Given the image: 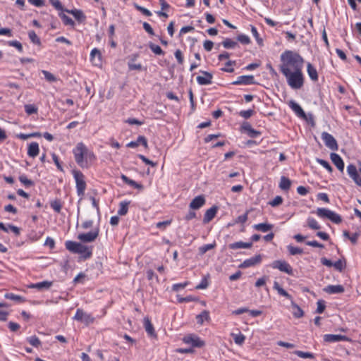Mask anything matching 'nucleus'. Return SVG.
<instances>
[{
	"label": "nucleus",
	"mask_w": 361,
	"mask_h": 361,
	"mask_svg": "<svg viewBox=\"0 0 361 361\" xmlns=\"http://www.w3.org/2000/svg\"><path fill=\"white\" fill-rule=\"evenodd\" d=\"M19 180L24 184L25 186H31L33 185V182L28 179L26 176H20L19 177Z\"/></svg>",
	"instance_id": "774afa93"
},
{
	"label": "nucleus",
	"mask_w": 361,
	"mask_h": 361,
	"mask_svg": "<svg viewBox=\"0 0 361 361\" xmlns=\"http://www.w3.org/2000/svg\"><path fill=\"white\" fill-rule=\"evenodd\" d=\"M183 341L192 347L201 348L204 345V342L198 336L191 334L184 336Z\"/></svg>",
	"instance_id": "1a4fd4ad"
},
{
	"label": "nucleus",
	"mask_w": 361,
	"mask_h": 361,
	"mask_svg": "<svg viewBox=\"0 0 361 361\" xmlns=\"http://www.w3.org/2000/svg\"><path fill=\"white\" fill-rule=\"evenodd\" d=\"M218 208L216 206H213L209 209H207L204 214V218H203V222L204 224L209 223L211 221L214 216H216V214L217 212Z\"/></svg>",
	"instance_id": "5701e85b"
},
{
	"label": "nucleus",
	"mask_w": 361,
	"mask_h": 361,
	"mask_svg": "<svg viewBox=\"0 0 361 361\" xmlns=\"http://www.w3.org/2000/svg\"><path fill=\"white\" fill-rule=\"evenodd\" d=\"M90 61L94 66H99L102 63V53L97 48L92 49L90 55Z\"/></svg>",
	"instance_id": "a211bd4d"
},
{
	"label": "nucleus",
	"mask_w": 361,
	"mask_h": 361,
	"mask_svg": "<svg viewBox=\"0 0 361 361\" xmlns=\"http://www.w3.org/2000/svg\"><path fill=\"white\" fill-rule=\"evenodd\" d=\"M72 174L75 181L77 195L82 199L85 195L87 184L83 173L77 169L72 170Z\"/></svg>",
	"instance_id": "7ed1b4c3"
},
{
	"label": "nucleus",
	"mask_w": 361,
	"mask_h": 361,
	"mask_svg": "<svg viewBox=\"0 0 361 361\" xmlns=\"http://www.w3.org/2000/svg\"><path fill=\"white\" fill-rule=\"evenodd\" d=\"M135 8L137 11L141 12L145 16L149 17L152 16V12L149 10H148L147 8H144L141 6L137 5V4L135 5Z\"/></svg>",
	"instance_id": "680f3d73"
},
{
	"label": "nucleus",
	"mask_w": 361,
	"mask_h": 361,
	"mask_svg": "<svg viewBox=\"0 0 361 361\" xmlns=\"http://www.w3.org/2000/svg\"><path fill=\"white\" fill-rule=\"evenodd\" d=\"M59 16L60 17L63 23L65 25H69L72 27H75V23L74 20L71 18L66 15L64 13H59Z\"/></svg>",
	"instance_id": "473e14b6"
},
{
	"label": "nucleus",
	"mask_w": 361,
	"mask_h": 361,
	"mask_svg": "<svg viewBox=\"0 0 361 361\" xmlns=\"http://www.w3.org/2000/svg\"><path fill=\"white\" fill-rule=\"evenodd\" d=\"M253 228L257 231L266 233L272 229L273 225L267 223H261L258 224H255L253 226Z\"/></svg>",
	"instance_id": "2f4dec72"
},
{
	"label": "nucleus",
	"mask_w": 361,
	"mask_h": 361,
	"mask_svg": "<svg viewBox=\"0 0 361 361\" xmlns=\"http://www.w3.org/2000/svg\"><path fill=\"white\" fill-rule=\"evenodd\" d=\"M251 32H252L253 37L255 38L257 44L259 46H262L263 45V39L260 37L259 34L257 31V29L253 25H251Z\"/></svg>",
	"instance_id": "de8ad7c7"
},
{
	"label": "nucleus",
	"mask_w": 361,
	"mask_h": 361,
	"mask_svg": "<svg viewBox=\"0 0 361 361\" xmlns=\"http://www.w3.org/2000/svg\"><path fill=\"white\" fill-rule=\"evenodd\" d=\"M50 4L58 11H65L61 2L59 0H49Z\"/></svg>",
	"instance_id": "13d9d810"
},
{
	"label": "nucleus",
	"mask_w": 361,
	"mask_h": 361,
	"mask_svg": "<svg viewBox=\"0 0 361 361\" xmlns=\"http://www.w3.org/2000/svg\"><path fill=\"white\" fill-rule=\"evenodd\" d=\"M39 145L37 142H31L27 149V154L30 157H35L39 154Z\"/></svg>",
	"instance_id": "cd10ccee"
},
{
	"label": "nucleus",
	"mask_w": 361,
	"mask_h": 361,
	"mask_svg": "<svg viewBox=\"0 0 361 361\" xmlns=\"http://www.w3.org/2000/svg\"><path fill=\"white\" fill-rule=\"evenodd\" d=\"M65 12L73 15L75 20H78L79 23L84 22L86 19L85 15L81 10L76 8L72 10L66 9Z\"/></svg>",
	"instance_id": "412c9836"
},
{
	"label": "nucleus",
	"mask_w": 361,
	"mask_h": 361,
	"mask_svg": "<svg viewBox=\"0 0 361 361\" xmlns=\"http://www.w3.org/2000/svg\"><path fill=\"white\" fill-rule=\"evenodd\" d=\"M324 145L330 149L334 151L338 149V144L332 135L327 132H323L321 135Z\"/></svg>",
	"instance_id": "6e6552de"
},
{
	"label": "nucleus",
	"mask_w": 361,
	"mask_h": 361,
	"mask_svg": "<svg viewBox=\"0 0 361 361\" xmlns=\"http://www.w3.org/2000/svg\"><path fill=\"white\" fill-rule=\"evenodd\" d=\"M121 178L123 180V181L126 183V184H128V185L134 188H136L137 190H142L143 189V185L140 183H138L137 182H135V180L129 178L128 177H127L126 175L124 174H121Z\"/></svg>",
	"instance_id": "393cba45"
},
{
	"label": "nucleus",
	"mask_w": 361,
	"mask_h": 361,
	"mask_svg": "<svg viewBox=\"0 0 361 361\" xmlns=\"http://www.w3.org/2000/svg\"><path fill=\"white\" fill-rule=\"evenodd\" d=\"M317 308L316 312L318 314H322L324 311L326 307L325 302L324 300H320L317 301Z\"/></svg>",
	"instance_id": "338daca9"
},
{
	"label": "nucleus",
	"mask_w": 361,
	"mask_h": 361,
	"mask_svg": "<svg viewBox=\"0 0 361 361\" xmlns=\"http://www.w3.org/2000/svg\"><path fill=\"white\" fill-rule=\"evenodd\" d=\"M254 113L255 111L252 109L243 110L239 112V115L245 119H248L254 114Z\"/></svg>",
	"instance_id": "4d7b16f0"
},
{
	"label": "nucleus",
	"mask_w": 361,
	"mask_h": 361,
	"mask_svg": "<svg viewBox=\"0 0 361 361\" xmlns=\"http://www.w3.org/2000/svg\"><path fill=\"white\" fill-rule=\"evenodd\" d=\"M210 319L209 313L207 310L202 311L200 314L196 316L197 324H202L204 321Z\"/></svg>",
	"instance_id": "f704fd0d"
},
{
	"label": "nucleus",
	"mask_w": 361,
	"mask_h": 361,
	"mask_svg": "<svg viewBox=\"0 0 361 361\" xmlns=\"http://www.w3.org/2000/svg\"><path fill=\"white\" fill-rule=\"evenodd\" d=\"M273 269H277L288 275H293V270L291 266L285 260H275L271 265Z\"/></svg>",
	"instance_id": "39448f33"
},
{
	"label": "nucleus",
	"mask_w": 361,
	"mask_h": 361,
	"mask_svg": "<svg viewBox=\"0 0 361 361\" xmlns=\"http://www.w3.org/2000/svg\"><path fill=\"white\" fill-rule=\"evenodd\" d=\"M345 290L342 285H329L324 288V291L329 294L342 293Z\"/></svg>",
	"instance_id": "aec40b11"
},
{
	"label": "nucleus",
	"mask_w": 361,
	"mask_h": 361,
	"mask_svg": "<svg viewBox=\"0 0 361 361\" xmlns=\"http://www.w3.org/2000/svg\"><path fill=\"white\" fill-rule=\"evenodd\" d=\"M248 215L247 212L243 215L238 216L235 220L233 224H230L229 225H234L235 224H244L247 221Z\"/></svg>",
	"instance_id": "603ef678"
},
{
	"label": "nucleus",
	"mask_w": 361,
	"mask_h": 361,
	"mask_svg": "<svg viewBox=\"0 0 361 361\" xmlns=\"http://www.w3.org/2000/svg\"><path fill=\"white\" fill-rule=\"evenodd\" d=\"M252 246V243H245L243 241H238L235 243H233L229 244L228 247L231 250H238V249H248Z\"/></svg>",
	"instance_id": "b1692460"
},
{
	"label": "nucleus",
	"mask_w": 361,
	"mask_h": 361,
	"mask_svg": "<svg viewBox=\"0 0 361 361\" xmlns=\"http://www.w3.org/2000/svg\"><path fill=\"white\" fill-rule=\"evenodd\" d=\"M262 262V255H257L252 257L249 259H246L243 261V263L240 264V267L243 269L254 267L258 264H260Z\"/></svg>",
	"instance_id": "dca6fc26"
},
{
	"label": "nucleus",
	"mask_w": 361,
	"mask_h": 361,
	"mask_svg": "<svg viewBox=\"0 0 361 361\" xmlns=\"http://www.w3.org/2000/svg\"><path fill=\"white\" fill-rule=\"evenodd\" d=\"M28 37L30 41L37 45L41 44V40L39 37L37 35L35 31L30 30L28 32Z\"/></svg>",
	"instance_id": "49530a36"
},
{
	"label": "nucleus",
	"mask_w": 361,
	"mask_h": 361,
	"mask_svg": "<svg viewBox=\"0 0 361 361\" xmlns=\"http://www.w3.org/2000/svg\"><path fill=\"white\" fill-rule=\"evenodd\" d=\"M80 244V243L75 241L67 240L65 243V247L68 251L76 254Z\"/></svg>",
	"instance_id": "7c9ffc66"
},
{
	"label": "nucleus",
	"mask_w": 361,
	"mask_h": 361,
	"mask_svg": "<svg viewBox=\"0 0 361 361\" xmlns=\"http://www.w3.org/2000/svg\"><path fill=\"white\" fill-rule=\"evenodd\" d=\"M279 70L282 74L302 70L304 59L300 54L291 50L284 51L280 56Z\"/></svg>",
	"instance_id": "f257e3e1"
},
{
	"label": "nucleus",
	"mask_w": 361,
	"mask_h": 361,
	"mask_svg": "<svg viewBox=\"0 0 361 361\" xmlns=\"http://www.w3.org/2000/svg\"><path fill=\"white\" fill-rule=\"evenodd\" d=\"M205 204V199L203 196L195 197L190 203V208L192 209H198Z\"/></svg>",
	"instance_id": "4be33fe9"
},
{
	"label": "nucleus",
	"mask_w": 361,
	"mask_h": 361,
	"mask_svg": "<svg viewBox=\"0 0 361 361\" xmlns=\"http://www.w3.org/2000/svg\"><path fill=\"white\" fill-rule=\"evenodd\" d=\"M283 202V198L281 196H276L269 204L271 207H277Z\"/></svg>",
	"instance_id": "0e129e2a"
},
{
	"label": "nucleus",
	"mask_w": 361,
	"mask_h": 361,
	"mask_svg": "<svg viewBox=\"0 0 361 361\" xmlns=\"http://www.w3.org/2000/svg\"><path fill=\"white\" fill-rule=\"evenodd\" d=\"M73 319L82 322L87 325L93 323L94 321V317L91 314L85 312L81 309H78L76 310Z\"/></svg>",
	"instance_id": "0eeeda50"
},
{
	"label": "nucleus",
	"mask_w": 361,
	"mask_h": 361,
	"mask_svg": "<svg viewBox=\"0 0 361 361\" xmlns=\"http://www.w3.org/2000/svg\"><path fill=\"white\" fill-rule=\"evenodd\" d=\"M329 219L336 224H339L342 221L341 216L334 211H331Z\"/></svg>",
	"instance_id": "c03bdc74"
},
{
	"label": "nucleus",
	"mask_w": 361,
	"mask_h": 361,
	"mask_svg": "<svg viewBox=\"0 0 361 361\" xmlns=\"http://www.w3.org/2000/svg\"><path fill=\"white\" fill-rule=\"evenodd\" d=\"M53 284L52 281H44L35 283H32L29 287L30 288H35L38 290L49 289Z\"/></svg>",
	"instance_id": "bb28decb"
},
{
	"label": "nucleus",
	"mask_w": 361,
	"mask_h": 361,
	"mask_svg": "<svg viewBox=\"0 0 361 361\" xmlns=\"http://www.w3.org/2000/svg\"><path fill=\"white\" fill-rule=\"evenodd\" d=\"M130 201L124 200L119 203V208L117 212L119 216H125L128 212V206Z\"/></svg>",
	"instance_id": "c85d7f7f"
},
{
	"label": "nucleus",
	"mask_w": 361,
	"mask_h": 361,
	"mask_svg": "<svg viewBox=\"0 0 361 361\" xmlns=\"http://www.w3.org/2000/svg\"><path fill=\"white\" fill-rule=\"evenodd\" d=\"M294 354L298 355L299 357L304 359H314L315 357L314 355L312 353L310 352H303L301 350H295L294 351Z\"/></svg>",
	"instance_id": "79ce46f5"
},
{
	"label": "nucleus",
	"mask_w": 361,
	"mask_h": 361,
	"mask_svg": "<svg viewBox=\"0 0 361 361\" xmlns=\"http://www.w3.org/2000/svg\"><path fill=\"white\" fill-rule=\"evenodd\" d=\"M4 298L6 299L15 300V301L20 302H24V300H25L21 296L15 295L12 293H6L4 295Z\"/></svg>",
	"instance_id": "8fccbe9b"
},
{
	"label": "nucleus",
	"mask_w": 361,
	"mask_h": 361,
	"mask_svg": "<svg viewBox=\"0 0 361 361\" xmlns=\"http://www.w3.org/2000/svg\"><path fill=\"white\" fill-rule=\"evenodd\" d=\"M50 207L54 209V212L56 213H60L61 208H62V204L60 200L56 199L50 202Z\"/></svg>",
	"instance_id": "37998d69"
},
{
	"label": "nucleus",
	"mask_w": 361,
	"mask_h": 361,
	"mask_svg": "<svg viewBox=\"0 0 361 361\" xmlns=\"http://www.w3.org/2000/svg\"><path fill=\"white\" fill-rule=\"evenodd\" d=\"M231 336H232L235 344H237L238 345H241L244 343L245 340V336L243 334H241V333H239L237 334H232Z\"/></svg>",
	"instance_id": "58836bf2"
},
{
	"label": "nucleus",
	"mask_w": 361,
	"mask_h": 361,
	"mask_svg": "<svg viewBox=\"0 0 361 361\" xmlns=\"http://www.w3.org/2000/svg\"><path fill=\"white\" fill-rule=\"evenodd\" d=\"M233 85H249L255 84V78L252 75H240L232 83Z\"/></svg>",
	"instance_id": "9b49d317"
},
{
	"label": "nucleus",
	"mask_w": 361,
	"mask_h": 361,
	"mask_svg": "<svg viewBox=\"0 0 361 361\" xmlns=\"http://www.w3.org/2000/svg\"><path fill=\"white\" fill-rule=\"evenodd\" d=\"M324 341L327 343H336L340 341H347L348 338L344 335L325 334Z\"/></svg>",
	"instance_id": "f3484780"
},
{
	"label": "nucleus",
	"mask_w": 361,
	"mask_h": 361,
	"mask_svg": "<svg viewBox=\"0 0 361 361\" xmlns=\"http://www.w3.org/2000/svg\"><path fill=\"white\" fill-rule=\"evenodd\" d=\"M318 163H319L324 168H325L329 172L332 171V167L330 163L326 159H317Z\"/></svg>",
	"instance_id": "e2e57ef3"
},
{
	"label": "nucleus",
	"mask_w": 361,
	"mask_h": 361,
	"mask_svg": "<svg viewBox=\"0 0 361 361\" xmlns=\"http://www.w3.org/2000/svg\"><path fill=\"white\" fill-rule=\"evenodd\" d=\"M331 210L326 208H318L316 211L317 215L321 219H329V216Z\"/></svg>",
	"instance_id": "e433bc0d"
},
{
	"label": "nucleus",
	"mask_w": 361,
	"mask_h": 361,
	"mask_svg": "<svg viewBox=\"0 0 361 361\" xmlns=\"http://www.w3.org/2000/svg\"><path fill=\"white\" fill-rule=\"evenodd\" d=\"M27 340L29 342V343L34 347H38L41 343L39 338L37 337L36 336H30L27 338Z\"/></svg>",
	"instance_id": "6e6d98bb"
},
{
	"label": "nucleus",
	"mask_w": 361,
	"mask_h": 361,
	"mask_svg": "<svg viewBox=\"0 0 361 361\" xmlns=\"http://www.w3.org/2000/svg\"><path fill=\"white\" fill-rule=\"evenodd\" d=\"M287 81L288 85L293 90L300 89L305 82V77L302 70L291 71L283 74Z\"/></svg>",
	"instance_id": "f03ea898"
},
{
	"label": "nucleus",
	"mask_w": 361,
	"mask_h": 361,
	"mask_svg": "<svg viewBox=\"0 0 361 361\" xmlns=\"http://www.w3.org/2000/svg\"><path fill=\"white\" fill-rule=\"evenodd\" d=\"M222 45L226 49H233L238 46V43L231 38H226L222 42Z\"/></svg>",
	"instance_id": "4c0bfd02"
},
{
	"label": "nucleus",
	"mask_w": 361,
	"mask_h": 361,
	"mask_svg": "<svg viewBox=\"0 0 361 361\" xmlns=\"http://www.w3.org/2000/svg\"><path fill=\"white\" fill-rule=\"evenodd\" d=\"M288 250L291 255H301L303 253L302 249L292 245L288 246Z\"/></svg>",
	"instance_id": "5fc2aeb1"
},
{
	"label": "nucleus",
	"mask_w": 361,
	"mask_h": 361,
	"mask_svg": "<svg viewBox=\"0 0 361 361\" xmlns=\"http://www.w3.org/2000/svg\"><path fill=\"white\" fill-rule=\"evenodd\" d=\"M307 74H308L310 78L312 81L316 82L318 80L319 76H318L317 71L314 67V66L310 63H308L307 64Z\"/></svg>",
	"instance_id": "a878e982"
},
{
	"label": "nucleus",
	"mask_w": 361,
	"mask_h": 361,
	"mask_svg": "<svg viewBox=\"0 0 361 361\" xmlns=\"http://www.w3.org/2000/svg\"><path fill=\"white\" fill-rule=\"evenodd\" d=\"M288 106L298 117L302 119H306V114L304 110L298 103L294 101H290Z\"/></svg>",
	"instance_id": "6ab92c4d"
},
{
	"label": "nucleus",
	"mask_w": 361,
	"mask_h": 361,
	"mask_svg": "<svg viewBox=\"0 0 361 361\" xmlns=\"http://www.w3.org/2000/svg\"><path fill=\"white\" fill-rule=\"evenodd\" d=\"M175 58L179 65H183L184 63V56L180 49H176L174 52Z\"/></svg>",
	"instance_id": "3c124183"
},
{
	"label": "nucleus",
	"mask_w": 361,
	"mask_h": 361,
	"mask_svg": "<svg viewBox=\"0 0 361 361\" xmlns=\"http://www.w3.org/2000/svg\"><path fill=\"white\" fill-rule=\"evenodd\" d=\"M25 111L27 115H32L35 114H37L38 108L35 104H25L24 106Z\"/></svg>",
	"instance_id": "a19ab883"
},
{
	"label": "nucleus",
	"mask_w": 361,
	"mask_h": 361,
	"mask_svg": "<svg viewBox=\"0 0 361 361\" xmlns=\"http://www.w3.org/2000/svg\"><path fill=\"white\" fill-rule=\"evenodd\" d=\"M273 288L276 290L280 295L283 296L291 301L292 307L296 309V311L293 312L295 317L300 318L303 316L304 312L302 310L293 302V297L286 290H285L277 281L274 282Z\"/></svg>",
	"instance_id": "20e7f679"
},
{
	"label": "nucleus",
	"mask_w": 361,
	"mask_h": 361,
	"mask_svg": "<svg viewBox=\"0 0 361 361\" xmlns=\"http://www.w3.org/2000/svg\"><path fill=\"white\" fill-rule=\"evenodd\" d=\"M307 226L312 230H319L321 228L320 224L313 217L309 216L307 219Z\"/></svg>",
	"instance_id": "c9c22d12"
},
{
	"label": "nucleus",
	"mask_w": 361,
	"mask_h": 361,
	"mask_svg": "<svg viewBox=\"0 0 361 361\" xmlns=\"http://www.w3.org/2000/svg\"><path fill=\"white\" fill-rule=\"evenodd\" d=\"M290 185H291L290 180L286 176H281L280 183H279V188L282 190H289Z\"/></svg>",
	"instance_id": "72a5a7b5"
},
{
	"label": "nucleus",
	"mask_w": 361,
	"mask_h": 361,
	"mask_svg": "<svg viewBox=\"0 0 361 361\" xmlns=\"http://www.w3.org/2000/svg\"><path fill=\"white\" fill-rule=\"evenodd\" d=\"M241 132L247 134L250 137L256 138L261 135V133L255 130L248 122L243 123Z\"/></svg>",
	"instance_id": "9d476101"
},
{
	"label": "nucleus",
	"mask_w": 361,
	"mask_h": 361,
	"mask_svg": "<svg viewBox=\"0 0 361 361\" xmlns=\"http://www.w3.org/2000/svg\"><path fill=\"white\" fill-rule=\"evenodd\" d=\"M144 326L148 335H149L150 336H155V331L153 325L149 319L147 317H145L144 319Z\"/></svg>",
	"instance_id": "c756f323"
},
{
	"label": "nucleus",
	"mask_w": 361,
	"mask_h": 361,
	"mask_svg": "<svg viewBox=\"0 0 361 361\" xmlns=\"http://www.w3.org/2000/svg\"><path fill=\"white\" fill-rule=\"evenodd\" d=\"M73 154L75 158H87L88 157V149L85 144L79 142L73 149Z\"/></svg>",
	"instance_id": "4468645a"
},
{
	"label": "nucleus",
	"mask_w": 361,
	"mask_h": 361,
	"mask_svg": "<svg viewBox=\"0 0 361 361\" xmlns=\"http://www.w3.org/2000/svg\"><path fill=\"white\" fill-rule=\"evenodd\" d=\"M332 267H334L337 271H342L345 267V262L342 259H338L333 263Z\"/></svg>",
	"instance_id": "864d4df0"
},
{
	"label": "nucleus",
	"mask_w": 361,
	"mask_h": 361,
	"mask_svg": "<svg viewBox=\"0 0 361 361\" xmlns=\"http://www.w3.org/2000/svg\"><path fill=\"white\" fill-rule=\"evenodd\" d=\"M92 246H87L80 243L76 254H79L85 259H90L92 255Z\"/></svg>",
	"instance_id": "2eb2a0df"
},
{
	"label": "nucleus",
	"mask_w": 361,
	"mask_h": 361,
	"mask_svg": "<svg viewBox=\"0 0 361 361\" xmlns=\"http://www.w3.org/2000/svg\"><path fill=\"white\" fill-rule=\"evenodd\" d=\"M235 61H228L225 63L224 67L221 68V70L224 72L226 73H233L234 72L233 66H235Z\"/></svg>",
	"instance_id": "ea45409f"
},
{
	"label": "nucleus",
	"mask_w": 361,
	"mask_h": 361,
	"mask_svg": "<svg viewBox=\"0 0 361 361\" xmlns=\"http://www.w3.org/2000/svg\"><path fill=\"white\" fill-rule=\"evenodd\" d=\"M42 72L47 81L55 82L56 80V78L50 72L47 71H42Z\"/></svg>",
	"instance_id": "69168bd1"
},
{
	"label": "nucleus",
	"mask_w": 361,
	"mask_h": 361,
	"mask_svg": "<svg viewBox=\"0 0 361 361\" xmlns=\"http://www.w3.org/2000/svg\"><path fill=\"white\" fill-rule=\"evenodd\" d=\"M140 55L138 53L133 54L129 56V61L128 62V67L129 71H138L142 70V66L140 63H136L135 61L139 58Z\"/></svg>",
	"instance_id": "ddd939ff"
},
{
	"label": "nucleus",
	"mask_w": 361,
	"mask_h": 361,
	"mask_svg": "<svg viewBox=\"0 0 361 361\" xmlns=\"http://www.w3.org/2000/svg\"><path fill=\"white\" fill-rule=\"evenodd\" d=\"M149 47L151 49V51L157 55H164V51L162 50V49L157 44H155L154 43L150 42L149 44Z\"/></svg>",
	"instance_id": "a18cd8bd"
},
{
	"label": "nucleus",
	"mask_w": 361,
	"mask_h": 361,
	"mask_svg": "<svg viewBox=\"0 0 361 361\" xmlns=\"http://www.w3.org/2000/svg\"><path fill=\"white\" fill-rule=\"evenodd\" d=\"M209 286L208 280L206 277H203L201 282L195 287L196 289L203 290L206 289Z\"/></svg>",
	"instance_id": "052dcab7"
},
{
	"label": "nucleus",
	"mask_w": 361,
	"mask_h": 361,
	"mask_svg": "<svg viewBox=\"0 0 361 361\" xmlns=\"http://www.w3.org/2000/svg\"><path fill=\"white\" fill-rule=\"evenodd\" d=\"M200 72L202 73V75H198L196 78L197 83L200 85H211L213 79L212 74L204 71H200Z\"/></svg>",
	"instance_id": "f8f14e48"
},
{
	"label": "nucleus",
	"mask_w": 361,
	"mask_h": 361,
	"mask_svg": "<svg viewBox=\"0 0 361 361\" xmlns=\"http://www.w3.org/2000/svg\"><path fill=\"white\" fill-rule=\"evenodd\" d=\"M99 233V228H96L88 233L78 234V239L82 243H92L97 238Z\"/></svg>",
	"instance_id": "423d86ee"
},
{
	"label": "nucleus",
	"mask_w": 361,
	"mask_h": 361,
	"mask_svg": "<svg viewBox=\"0 0 361 361\" xmlns=\"http://www.w3.org/2000/svg\"><path fill=\"white\" fill-rule=\"evenodd\" d=\"M237 39L243 44H249L251 42L250 37L244 34L238 35Z\"/></svg>",
	"instance_id": "bf43d9fd"
},
{
	"label": "nucleus",
	"mask_w": 361,
	"mask_h": 361,
	"mask_svg": "<svg viewBox=\"0 0 361 361\" xmlns=\"http://www.w3.org/2000/svg\"><path fill=\"white\" fill-rule=\"evenodd\" d=\"M216 245V243H210V244H205L201 247H199V254L202 255L205 254L207 251L213 249Z\"/></svg>",
	"instance_id": "09e8293b"
}]
</instances>
